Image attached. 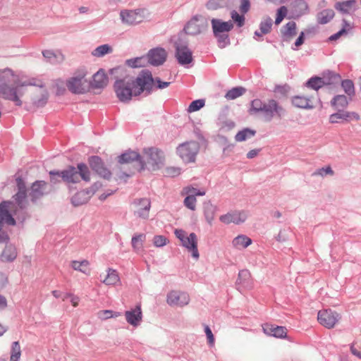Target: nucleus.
I'll list each match as a JSON object with an SVG mask.
<instances>
[{
    "label": "nucleus",
    "instance_id": "nucleus-49",
    "mask_svg": "<svg viewBox=\"0 0 361 361\" xmlns=\"http://www.w3.org/2000/svg\"><path fill=\"white\" fill-rule=\"evenodd\" d=\"M98 317L105 320L112 317H117L121 315L119 312H114L111 310H101L98 312Z\"/></svg>",
    "mask_w": 361,
    "mask_h": 361
},
{
    "label": "nucleus",
    "instance_id": "nucleus-60",
    "mask_svg": "<svg viewBox=\"0 0 361 361\" xmlns=\"http://www.w3.org/2000/svg\"><path fill=\"white\" fill-rule=\"evenodd\" d=\"M153 85L152 87V88L149 90H152L153 87L154 86V84L157 83L158 85V88H160V89H163V88H166L169 85V82H161L159 79H155L154 80L153 79Z\"/></svg>",
    "mask_w": 361,
    "mask_h": 361
},
{
    "label": "nucleus",
    "instance_id": "nucleus-56",
    "mask_svg": "<svg viewBox=\"0 0 361 361\" xmlns=\"http://www.w3.org/2000/svg\"><path fill=\"white\" fill-rule=\"evenodd\" d=\"M204 332L207 336V341L210 345H214V336L212 332V330L208 326H205L204 327Z\"/></svg>",
    "mask_w": 361,
    "mask_h": 361
},
{
    "label": "nucleus",
    "instance_id": "nucleus-4",
    "mask_svg": "<svg viewBox=\"0 0 361 361\" xmlns=\"http://www.w3.org/2000/svg\"><path fill=\"white\" fill-rule=\"evenodd\" d=\"M49 174L54 183L61 180L68 184L79 183L80 180L86 182L90 180V171L87 166L82 163L78 164L76 168L70 166L60 172L50 171Z\"/></svg>",
    "mask_w": 361,
    "mask_h": 361
},
{
    "label": "nucleus",
    "instance_id": "nucleus-27",
    "mask_svg": "<svg viewBox=\"0 0 361 361\" xmlns=\"http://www.w3.org/2000/svg\"><path fill=\"white\" fill-rule=\"evenodd\" d=\"M108 82V77L103 70H99L93 76L92 85L100 88L106 86Z\"/></svg>",
    "mask_w": 361,
    "mask_h": 361
},
{
    "label": "nucleus",
    "instance_id": "nucleus-22",
    "mask_svg": "<svg viewBox=\"0 0 361 361\" xmlns=\"http://www.w3.org/2000/svg\"><path fill=\"white\" fill-rule=\"evenodd\" d=\"M136 209L135 214L142 219H147L149 216V212L150 209V202L148 199L144 198L135 202Z\"/></svg>",
    "mask_w": 361,
    "mask_h": 361
},
{
    "label": "nucleus",
    "instance_id": "nucleus-47",
    "mask_svg": "<svg viewBox=\"0 0 361 361\" xmlns=\"http://www.w3.org/2000/svg\"><path fill=\"white\" fill-rule=\"evenodd\" d=\"M169 242V239L162 235H156L152 240L153 245L157 247H163L168 244Z\"/></svg>",
    "mask_w": 361,
    "mask_h": 361
},
{
    "label": "nucleus",
    "instance_id": "nucleus-6",
    "mask_svg": "<svg viewBox=\"0 0 361 361\" xmlns=\"http://www.w3.org/2000/svg\"><path fill=\"white\" fill-rule=\"evenodd\" d=\"M212 25L214 36L218 39L220 47H224L229 43L228 32L232 30L233 25L231 21H222L219 19H212Z\"/></svg>",
    "mask_w": 361,
    "mask_h": 361
},
{
    "label": "nucleus",
    "instance_id": "nucleus-20",
    "mask_svg": "<svg viewBox=\"0 0 361 361\" xmlns=\"http://www.w3.org/2000/svg\"><path fill=\"white\" fill-rule=\"evenodd\" d=\"M166 59V52L162 48H156L148 53L149 62L154 66L162 64Z\"/></svg>",
    "mask_w": 361,
    "mask_h": 361
},
{
    "label": "nucleus",
    "instance_id": "nucleus-38",
    "mask_svg": "<svg viewBox=\"0 0 361 361\" xmlns=\"http://www.w3.org/2000/svg\"><path fill=\"white\" fill-rule=\"evenodd\" d=\"M21 350L18 341H15L11 345L10 361H18L20 358Z\"/></svg>",
    "mask_w": 361,
    "mask_h": 361
},
{
    "label": "nucleus",
    "instance_id": "nucleus-64",
    "mask_svg": "<svg viewBox=\"0 0 361 361\" xmlns=\"http://www.w3.org/2000/svg\"><path fill=\"white\" fill-rule=\"evenodd\" d=\"M258 150L257 149H252L251 151H250L248 153H247V158L249 159H252V158H254L255 156H257V154H258Z\"/></svg>",
    "mask_w": 361,
    "mask_h": 361
},
{
    "label": "nucleus",
    "instance_id": "nucleus-31",
    "mask_svg": "<svg viewBox=\"0 0 361 361\" xmlns=\"http://www.w3.org/2000/svg\"><path fill=\"white\" fill-rule=\"evenodd\" d=\"M296 35V24L291 21L288 22L283 27L282 30V35L284 40L289 41Z\"/></svg>",
    "mask_w": 361,
    "mask_h": 361
},
{
    "label": "nucleus",
    "instance_id": "nucleus-40",
    "mask_svg": "<svg viewBox=\"0 0 361 361\" xmlns=\"http://www.w3.org/2000/svg\"><path fill=\"white\" fill-rule=\"evenodd\" d=\"M348 103L347 97L344 95H338L331 101V105L337 109L347 106Z\"/></svg>",
    "mask_w": 361,
    "mask_h": 361
},
{
    "label": "nucleus",
    "instance_id": "nucleus-43",
    "mask_svg": "<svg viewBox=\"0 0 361 361\" xmlns=\"http://www.w3.org/2000/svg\"><path fill=\"white\" fill-rule=\"evenodd\" d=\"M351 28H352V26L350 25V24L348 23L345 20H343V25L342 29L340 31H338V32H336V34L331 35L329 37V39L331 41L338 39L340 37H341L343 35H345L348 31H350L351 30Z\"/></svg>",
    "mask_w": 361,
    "mask_h": 361
},
{
    "label": "nucleus",
    "instance_id": "nucleus-18",
    "mask_svg": "<svg viewBox=\"0 0 361 361\" xmlns=\"http://www.w3.org/2000/svg\"><path fill=\"white\" fill-rule=\"evenodd\" d=\"M125 317L127 322L130 325L135 327L139 326L142 319L141 306L137 305L134 309L126 311Z\"/></svg>",
    "mask_w": 361,
    "mask_h": 361
},
{
    "label": "nucleus",
    "instance_id": "nucleus-2",
    "mask_svg": "<svg viewBox=\"0 0 361 361\" xmlns=\"http://www.w3.org/2000/svg\"><path fill=\"white\" fill-rule=\"evenodd\" d=\"M2 78L8 81H13L16 84V87H10L6 85H0V94L6 99L11 100L15 102L16 105H21V101L18 95L17 88L24 86H43V81L39 78H28L26 79L23 75H16L11 70L5 69L2 71Z\"/></svg>",
    "mask_w": 361,
    "mask_h": 361
},
{
    "label": "nucleus",
    "instance_id": "nucleus-24",
    "mask_svg": "<svg viewBox=\"0 0 361 361\" xmlns=\"http://www.w3.org/2000/svg\"><path fill=\"white\" fill-rule=\"evenodd\" d=\"M334 8L343 13H350L354 12L357 8V1L355 0H348L336 3Z\"/></svg>",
    "mask_w": 361,
    "mask_h": 361
},
{
    "label": "nucleus",
    "instance_id": "nucleus-52",
    "mask_svg": "<svg viewBox=\"0 0 361 361\" xmlns=\"http://www.w3.org/2000/svg\"><path fill=\"white\" fill-rule=\"evenodd\" d=\"M231 17L238 27H242L244 25L245 17L243 13L240 15L236 11H232L231 13Z\"/></svg>",
    "mask_w": 361,
    "mask_h": 361
},
{
    "label": "nucleus",
    "instance_id": "nucleus-23",
    "mask_svg": "<svg viewBox=\"0 0 361 361\" xmlns=\"http://www.w3.org/2000/svg\"><path fill=\"white\" fill-rule=\"evenodd\" d=\"M292 104L294 106L300 109H312L314 107L312 97L297 95L292 98Z\"/></svg>",
    "mask_w": 361,
    "mask_h": 361
},
{
    "label": "nucleus",
    "instance_id": "nucleus-15",
    "mask_svg": "<svg viewBox=\"0 0 361 361\" xmlns=\"http://www.w3.org/2000/svg\"><path fill=\"white\" fill-rule=\"evenodd\" d=\"M360 116L355 112L350 111H341L333 114L329 117V122L331 123H338L345 121L350 122L352 121H358Z\"/></svg>",
    "mask_w": 361,
    "mask_h": 361
},
{
    "label": "nucleus",
    "instance_id": "nucleus-57",
    "mask_svg": "<svg viewBox=\"0 0 361 361\" xmlns=\"http://www.w3.org/2000/svg\"><path fill=\"white\" fill-rule=\"evenodd\" d=\"M71 298V302L73 305V307L78 306L79 303V298L76 295H73L72 294H67L64 298H63V300Z\"/></svg>",
    "mask_w": 361,
    "mask_h": 361
},
{
    "label": "nucleus",
    "instance_id": "nucleus-8",
    "mask_svg": "<svg viewBox=\"0 0 361 361\" xmlns=\"http://www.w3.org/2000/svg\"><path fill=\"white\" fill-rule=\"evenodd\" d=\"M174 233L177 238L181 243V245L185 247L188 252L192 253L194 258L198 259L199 252L197 250V238L194 233L189 235L182 229H176Z\"/></svg>",
    "mask_w": 361,
    "mask_h": 361
},
{
    "label": "nucleus",
    "instance_id": "nucleus-10",
    "mask_svg": "<svg viewBox=\"0 0 361 361\" xmlns=\"http://www.w3.org/2000/svg\"><path fill=\"white\" fill-rule=\"evenodd\" d=\"M341 76L333 72H326L322 77H312L306 83L308 87L317 90L326 85L337 83L340 81Z\"/></svg>",
    "mask_w": 361,
    "mask_h": 361
},
{
    "label": "nucleus",
    "instance_id": "nucleus-36",
    "mask_svg": "<svg viewBox=\"0 0 361 361\" xmlns=\"http://www.w3.org/2000/svg\"><path fill=\"white\" fill-rule=\"evenodd\" d=\"M46 183L44 181H36L31 188V195L33 199L39 197L43 194V188Z\"/></svg>",
    "mask_w": 361,
    "mask_h": 361
},
{
    "label": "nucleus",
    "instance_id": "nucleus-32",
    "mask_svg": "<svg viewBox=\"0 0 361 361\" xmlns=\"http://www.w3.org/2000/svg\"><path fill=\"white\" fill-rule=\"evenodd\" d=\"M107 286H115L120 281L118 272L112 269H109L105 279L102 281Z\"/></svg>",
    "mask_w": 361,
    "mask_h": 361
},
{
    "label": "nucleus",
    "instance_id": "nucleus-33",
    "mask_svg": "<svg viewBox=\"0 0 361 361\" xmlns=\"http://www.w3.org/2000/svg\"><path fill=\"white\" fill-rule=\"evenodd\" d=\"M135 160L140 161V155L134 151H127L118 157V162L121 164H128Z\"/></svg>",
    "mask_w": 361,
    "mask_h": 361
},
{
    "label": "nucleus",
    "instance_id": "nucleus-39",
    "mask_svg": "<svg viewBox=\"0 0 361 361\" xmlns=\"http://www.w3.org/2000/svg\"><path fill=\"white\" fill-rule=\"evenodd\" d=\"M205 193L206 192L204 189H198L192 186L185 187L182 190V195H191L194 197L203 196Z\"/></svg>",
    "mask_w": 361,
    "mask_h": 361
},
{
    "label": "nucleus",
    "instance_id": "nucleus-62",
    "mask_svg": "<svg viewBox=\"0 0 361 361\" xmlns=\"http://www.w3.org/2000/svg\"><path fill=\"white\" fill-rule=\"evenodd\" d=\"M167 173H168V174L171 175V176H176V175L180 174V171L179 169L170 168V169H167Z\"/></svg>",
    "mask_w": 361,
    "mask_h": 361
},
{
    "label": "nucleus",
    "instance_id": "nucleus-17",
    "mask_svg": "<svg viewBox=\"0 0 361 361\" xmlns=\"http://www.w3.org/2000/svg\"><path fill=\"white\" fill-rule=\"evenodd\" d=\"M247 215L244 212H232L226 214L221 215L219 220L224 224L231 223L240 224L245 221Z\"/></svg>",
    "mask_w": 361,
    "mask_h": 361
},
{
    "label": "nucleus",
    "instance_id": "nucleus-42",
    "mask_svg": "<svg viewBox=\"0 0 361 361\" xmlns=\"http://www.w3.org/2000/svg\"><path fill=\"white\" fill-rule=\"evenodd\" d=\"M17 256L16 249L12 246H8L4 250L2 257L7 261L13 260Z\"/></svg>",
    "mask_w": 361,
    "mask_h": 361
},
{
    "label": "nucleus",
    "instance_id": "nucleus-14",
    "mask_svg": "<svg viewBox=\"0 0 361 361\" xmlns=\"http://www.w3.org/2000/svg\"><path fill=\"white\" fill-rule=\"evenodd\" d=\"M123 23L128 25H134L142 22L144 19L142 11L124 10L120 13Z\"/></svg>",
    "mask_w": 361,
    "mask_h": 361
},
{
    "label": "nucleus",
    "instance_id": "nucleus-37",
    "mask_svg": "<svg viewBox=\"0 0 361 361\" xmlns=\"http://www.w3.org/2000/svg\"><path fill=\"white\" fill-rule=\"evenodd\" d=\"M334 16V12L331 9L324 10L318 15V20L321 24H326Z\"/></svg>",
    "mask_w": 361,
    "mask_h": 361
},
{
    "label": "nucleus",
    "instance_id": "nucleus-21",
    "mask_svg": "<svg viewBox=\"0 0 361 361\" xmlns=\"http://www.w3.org/2000/svg\"><path fill=\"white\" fill-rule=\"evenodd\" d=\"M176 56L178 62L183 65L190 63L192 60V52L184 45L177 46Z\"/></svg>",
    "mask_w": 361,
    "mask_h": 361
},
{
    "label": "nucleus",
    "instance_id": "nucleus-59",
    "mask_svg": "<svg viewBox=\"0 0 361 361\" xmlns=\"http://www.w3.org/2000/svg\"><path fill=\"white\" fill-rule=\"evenodd\" d=\"M316 174L320 175L322 176L326 175V174H333V171L330 166H327L325 168H322L317 171Z\"/></svg>",
    "mask_w": 361,
    "mask_h": 361
},
{
    "label": "nucleus",
    "instance_id": "nucleus-25",
    "mask_svg": "<svg viewBox=\"0 0 361 361\" xmlns=\"http://www.w3.org/2000/svg\"><path fill=\"white\" fill-rule=\"evenodd\" d=\"M238 285L239 288L247 289L252 287L250 274L247 271L243 270L238 274Z\"/></svg>",
    "mask_w": 361,
    "mask_h": 361
},
{
    "label": "nucleus",
    "instance_id": "nucleus-45",
    "mask_svg": "<svg viewBox=\"0 0 361 361\" xmlns=\"http://www.w3.org/2000/svg\"><path fill=\"white\" fill-rule=\"evenodd\" d=\"M272 26V20L269 17H267L261 22L259 28L262 34H267L270 32Z\"/></svg>",
    "mask_w": 361,
    "mask_h": 361
},
{
    "label": "nucleus",
    "instance_id": "nucleus-19",
    "mask_svg": "<svg viewBox=\"0 0 361 361\" xmlns=\"http://www.w3.org/2000/svg\"><path fill=\"white\" fill-rule=\"evenodd\" d=\"M89 164L100 176L108 178L111 176L110 171L104 166L102 159L97 156L91 157L89 159Z\"/></svg>",
    "mask_w": 361,
    "mask_h": 361
},
{
    "label": "nucleus",
    "instance_id": "nucleus-48",
    "mask_svg": "<svg viewBox=\"0 0 361 361\" xmlns=\"http://www.w3.org/2000/svg\"><path fill=\"white\" fill-rule=\"evenodd\" d=\"M244 92L245 90L242 87L233 88L226 93V97L228 99H234L241 96Z\"/></svg>",
    "mask_w": 361,
    "mask_h": 361
},
{
    "label": "nucleus",
    "instance_id": "nucleus-53",
    "mask_svg": "<svg viewBox=\"0 0 361 361\" xmlns=\"http://www.w3.org/2000/svg\"><path fill=\"white\" fill-rule=\"evenodd\" d=\"M185 198L184 200V204L188 209L194 211L196 208V197L191 195H184Z\"/></svg>",
    "mask_w": 361,
    "mask_h": 361
},
{
    "label": "nucleus",
    "instance_id": "nucleus-34",
    "mask_svg": "<svg viewBox=\"0 0 361 361\" xmlns=\"http://www.w3.org/2000/svg\"><path fill=\"white\" fill-rule=\"evenodd\" d=\"M43 55L50 63H56L63 61L64 57L60 51H53L47 50L43 52Z\"/></svg>",
    "mask_w": 361,
    "mask_h": 361
},
{
    "label": "nucleus",
    "instance_id": "nucleus-55",
    "mask_svg": "<svg viewBox=\"0 0 361 361\" xmlns=\"http://www.w3.org/2000/svg\"><path fill=\"white\" fill-rule=\"evenodd\" d=\"M224 4V0H209L207 4V7L211 10H216L223 7Z\"/></svg>",
    "mask_w": 361,
    "mask_h": 361
},
{
    "label": "nucleus",
    "instance_id": "nucleus-46",
    "mask_svg": "<svg viewBox=\"0 0 361 361\" xmlns=\"http://www.w3.org/2000/svg\"><path fill=\"white\" fill-rule=\"evenodd\" d=\"M128 66L132 68H138L144 66L146 63V59L145 57H137L129 59L126 61Z\"/></svg>",
    "mask_w": 361,
    "mask_h": 361
},
{
    "label": "nucleus",
    "instance_id": "nucleus-1",
    "mask_svg": "<svg viewBox=\"0 0 361 361\" xmlns=\"http://www.w3.org/2000/svg\"><path fill=\"white\" fill-rule=\"evenodd\" d=\"M153 82L151 73L142 71L136 80L130 77H126L116 80L114 84V90L120 101L128 102L133 95L137 96L145 90H149Z\"/></svg>",
    "mask_w": 361,
    "mask_h": 361
},
{
    "label": "nucleus",
    "instance_id": "nucleus-5",
    "mask_svg": "<svg viewBox=\"0 0 361 361\" xmlns=\"http://www.w3.org/2000/svg\"><path fill=\"white\" fill-rule=\"evenodd\" d=\"M249 112L250 114L262 113L264 119L270 121L274 118L281 119L285 114V109L274 99H269L264 102L256 99L252 101Z\"/></svg>",
    "mask_w": 361,
    "mask_h": 361
},
{
    "label": "nucleus",
    "instance_id": "nucleus-30",
    "mask_svg": "<svg viewBox=\"0 0 361 361\" xmlns=\"http://www.w3.org/2000/svg\"><path fill=\"white\" fill-rule=\"evenodd\" d=\"M146 240V235L144 233L135 234L131 240V244L133 250L136 252L142 250L144 243Z\"/></svg>",
    "mask_w": 361,
    "mask_h": 361
},
{
    "label": "nucleus",
    "instance_id": "nucleus-13",
    "mask_svg": "<svg viewBox=\"0 0 361 361\" xmlns=\"http://www.w3.org/2000/svg\"><path fill=\"white\" fill-rule=\"evenodd\" d=\"M167 303L171 306L183 307L190 302L189 295L179 290H171L167 295Z\"/></svg>",
    "mask_w": 361,
    "mask_h": 361
},
{
    "label": "nucleus",
    "instance_id": "nucleus-41",
    "mask_svg": "<svg viewBox=\"0 0 361 361\" xmlns=\"http://www.w3.org/2000/svg\"><path fill=\"white\" fill-rule=\"evenodd\" d=\"M112 48L108 44L101 45L97 47L92 52V55L97 57H101L106 54L111 53Z\"/></svg>",
    "mask_w": 361,
    "mask_h": 361
},
{
    "label": "nucleus",
    "instance_id": "nucleus-12",
    "mask_svg": "<svg viewBox=\"0 0 361 361\" xmlns=\"http://www.w3.org/2000/svg\"><path fill=\"white\" fill-rule=\"evenodd\" d=\"M340 319L339 314L331 309H323L317 314L319 323L327 329L334 328Z\"/></svg>",
    "mask_w": 361,
    "mask_h": 361
},
{
    "label": "nucleus",
    "instance_id": "nucleus-28",
    "mask_svg": "<svg viewBox=\"0 0 361 361\" xmlns=\"http://www.w3.org/2000/svg\"><path fill=\"white\" fill-rule=\"evenodd\" d=\"M71 267L74 270L81 271L86 275L90 274V262L86 259L82 261H72L71 262Z\"/></svg>",
    "mask_w": 361,
    "mask_h": 361
},
{
    "label": "nucleus",
    "instance_id": "nucleus-26",
    "mask_svg": "<svg viewBox=\"0 0 361 361\" xmlns=\"http://www.w3.org/2000/svg\"><path fill=\"white\" fill-rule=\"evenodd\" d=\"M251 238L245 235H239L232 241L233 246L238 250L245 249L251 245Z\"/></svg>",
    "mask_w": 361,
    "mask_h": 361
},
{
    "label": "nucleus",
    "instance_id": "nucleus-54",
    "mask_svg": "<svg viewBox=\"0 0 361 361\" xmlns=\"http://www.w3.org/2000/svg\"><path fill=\"white\" fill-rule=\"evenodd\" d=\"M288 13V9L286 6H281L276 12V18L275 20L276 25H279Z\"/></svg>",
    "mask_w": 361,
    "mask_h": 361
},
{
    "label": "nucleus",
    "instance_id": "nucleus-29",
    "mask_svg": "<svg viewBox=\"0 0 361 361\" xmlns=\"http://www.w3.org/2000/svg\"><path fill=\"white\" fill-rule=\"evenodd\" d=\"M184 30L188 35H197L201 32V26L199 24L198 19L194 18L191 19L185 25Z\"/></svg>",
    "mask_w": 361,
    "mask_h": 361
},
{
    "label": "nucleus",
    "instance_id": "nucleus-44",
    "mask_svg": "<svg viewBox=\"0 0 361 361\" xmlns=\"http://www.w3.org/2000/svg\"><path fill=\"white\" fill-rule=\"evenodd\" d=\"M205 105L204 99H197L190 103L189 106L187 109V111L188 113H192L197 111H199Z\"/></svg>",
    "mask_w": 361,
    "mask_h": 361
},
{
    "label": "nucleus",
    "instance_id": "nucleus-50",
    "mask_svg": "<svg viewBox=\"0 0 361 361\" xmlns=\"http://www.w3.org/2000/svg\"><path fill=\"white\" fill-rule=\"evenodd\" d=\"M345 92L348 95H353L355 93L354 84L350 80H345L341 83Z\"/></svg>",
    "mask_w": 361,
    "mask_h": 361
},
{
    "label": "nucleus",
    "instance_id": "nucleus-9",
    "mask_svg": "<svg viewBox=\"0 0 361 361\" xmlns=\"http://www.w3.org/2000/svg\"><path fill=\"white\" fill-rule=\"evenodd\" d=\"M199 150L200 145L194 140L182 143L176 149L178 154L185 163L194 162Z\"/></svg>",
    "mask_w": 361,
    "mask_h": 361
},
{
    "label": "nucleus",
    "instance_id": "nucleus-16",
    "mask_svg": "<svg viewBox=\"0 0 361 361\" xmlns=\"http://www.w3.org/2000/svg\"><path fill=\"white\" fill-rule=\"evenodd\" d=\"M265 334L278 338H285L287 336V329L285 326H277L274 324H264L262 326Z\"/></svg>",
    "mask_w": 361,
    "mask_h": 361
},
{
    "label": "nucleus",
    "instance_id": "nucleus-51",
    "mask_svg": "<svg viewBox=\"0 0 361 361\" xmlns=\"http://www.w3.org/2000/svg\"><path fill=\"white\" fill-rule=\"evenodd\" d=\"M254 135V131L245 129L237 133L235 135V140L238 142H242L245 140L247 137L253 136Z\"/></svg>",
    "mask_w": 361,
    "mask_h": 361
},
{
    "label": "nucleus",
    "instance_id": "nucleus-58",
    "mask_svg": "<svg viewBox=\"0 0 361 361\" xmlns=\"http://www.w3.org/2000/svg\"><path fill=\"white\" fill-rule=\"evenodd\" d=\"M250 9V1L248 0H242L240 7V11L244 14Z\"/></svg>",
    "mask_w": 361,
    "mask_h": 361
},
{
    "label": "nucleus",
    "instance_id": "nucleus-11",
    "mask_svg": "<svg viewBox=\"0 0 361 361\" xmlns=\"http://www.w3.org/2000/svg\"><path fill=\"white\" fill-rule=\"evenodd\" d=\"M85 73L80 71L71 77L66 83L67 87L73 93L82 94L89 88V83L85 78Z\"/></svg>",
    "mask_w": 361,
    "mask_h": 361
},
{
    "label": "nucleus",
    "instance_id": "nucleus-61",
    "mask_svg": "<svg viewBox=\"0 0 361 361\" xmlns=\"http://www.w3.org/2000/svg\"><path fill=\"white\" fill-rule=\"evenodd\" d=\"M304 32H302L295 42V47L294 49H298V48L304 43Z\"/></svg>",
    "mask_w": 361,
    "mask_h": 361
},
{
    "label": "nucleus",
    "instance_id": "nucleus-35",
    "mask_svg": "<svg viewBox=\"0 0 361 361\" xmlns=\"http://www.w3.org/2000/svg\"><path fill=\"white\" fill-rule=\"evenodd\" d=\"M90 198V195L85 191H80L76 193L72 197V202L74 205L78 206L85 204Z\"/></svg>",
    "mask_w": 361,
    "mask_h": 361
},
{
    "label": "nucleus",
    "instance_id": "nucleus-3",
    "mask_svg": "<svg viewBox=\"0 0 361 361\" xmlns=\"http://www.w3.org/2000/svg\"><path fill=\"white\" fill-rule=\"evenodd\" d=\"M16 183L18 192L14 197V202H4L0 204V225L2 224L14 225L16 222L13 216H16L17 212L23 209L25 206L26 192L25 183L20 178L16 179Z\"/></svg>",
    "mask_w": 361,
    "mask_h": 361
},
{
    "label": "nucleus",
    "instance_id": "nucleus-7",
    "mask_svg": "<svg viewBox=\"0 0 361 361\" xmlns=\"http://www.w3.org/2000/svg\"><path fill=\"white\" fill-rule=\"evenodd\" d=\"M143 159L149 169L155 171L164 165V155L159 149L149 147L143 151Z\"/></svg>",
    "mask_w": 361,
    "mask_h": 361
},
{
    "label": "nucleus",
    "instance_id": "nucleus-63",
    "mask_svg": "<svg viewBox=\"0 0 361 361\" xmlns=\"http://www.w3.org/2000/svg\"><path fill=\"white\" fill-rule=\"evenodd\" d=\"M7 306V301L4 296L0 295V308H5Z\"/></svg>",
    "mask_w": 361,
    "mask_h": 361
}]
</instances>
